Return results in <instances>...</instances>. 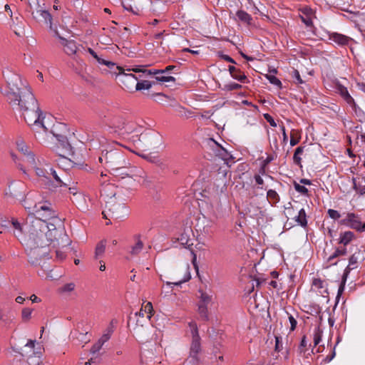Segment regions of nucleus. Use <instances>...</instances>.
<instances>
[{"mask_svg":"<svg viewBox=\"0 0 365 365\" xmlns=\"http://www.w3.org/2000/svg\"><path fill=\"white\" fill-rule=\"evenodd\" d=\"M8 103L13 109L21 113L28 125L39 134L40 140H44V138H41V131L47 133L48 121L51 116L46 115L42 112L31 87L22 81L19 75L13 74L8 81Z\"/></svg>","mask_w":365,"mask_h":365,"instance_id":"f257e3e1","label":"nucleus"},{"mask_svg":"<svg viewBox=\"0 0 365 365\" xmlns=\"http://www.w3.org/2000/svg\"><path fill=\"white\" fill-rule=\"evenodd\" d=\"M31 214L34 218L30 219L27 227L29 231L43 233L46 235L48 239L55 240L57 241V245L62 247L70 245L71 240L66 232L63 222L49 202L36 204Z\"/></svg>","mask_w":365,"mask_h":365,"instance_id":"f03ea898","label":"nucleus"},{"mask_svg":"<svg viewBox=\"0 0 365 365\" xmlns=\"http://www.w3.org/2000/svg\"><path fill=\"white\" fill-rule=\"evenodd\" d=\"M21 244L25 247L29 262L33 266H40L43 270L48 269V261L50 259L49 245L53 244V247H63L57 245V241L50 240L43 233L27 232V235L21 240Z\"/></svg>","mask_w":365,"mask_h":365,"instance_id":"7ed1b4c3","label":"nucleus"},{"mask_svg":"<svg viewBox=\"0 0 365 365\" xmlns=\"http://www.w3.org/2000/svg\"><path fill=\"white\" fill-rule=\"evenodd\" d=\"M48 130L47 133L41 131L46 137L52 135L53 138L58 141V145L56 149V153L63 158L68 156H73L74 150L71 143L68 142L67 133H68L67 126L64 123H56L51 127L48 123Z\"/></svg>","mask_w":365,"mask_h":365,"instance_id":"20e7f679","label":"nucleus"},{"mask_svg":"<svg viewBox=\"0 0 365 365\" xmlns=\"http://www.w3.org/2000/svg\"><path fill=\"white\" fill-rule=\"evenodd\" d=\"M98 160L101 164L104 163L115 175H129L125 170L128 169L130 163L125 153L120 149L115 148L103 153Z\"/></svg>","mask_w":365,"mask_h":365,"instance_id":"39448f33","label":"nucleus"},{"mask_svg":"<svg viewBox=\"0 0 365 365\" xmlns=\"http://www.w3.org/2000/svg\"><path fill=\"white\" fill-rule=\"evenodd\" d=\"M103 217L108 220L106 225L111 224L110 219L121 220L129 215L128 207L123 202L115 201V195L106 202V210L102 212Z\"/></svg>","mask_w":365,"mask_h":365,"instance_id":"423d86ee","label":"nucleus"},{"mask_svg":"<svg viewBox=\"0 0 365 365\" xmlns=\"http://www.w3.org/2000/svg\"><path fill=\"white\" fill-rule=\"evenodd\" d=\"M199 207L202 216L219 218L222 216V205L217 195L201 200Z\"/></svg>","mask_w":365,"mask_h":365,"instance_id":"0eeeda50","label":"nucleus"},{"mask_svg":"<svg viewBox=\"0 0 365 365\" xmlns=\"http://www.w3.org/2000/svg\"><path fill=\"white\" fill-rule=\"evenodd\" d=\"M49 171L50 178L46 180V189L55 191L57 188L70 186L71 180L63 171L57 173L53 168H49Z\"/></svg>","mask_w":365,"mask_h":365,"instance_id":"6e6552de","label":"nucleus"},{"mask_svg":"<svg viewBox=\"0 0 365 365\" xmlns=\"http://www.w3.org/2000/svg\"><path fill=\"white\" fill-rule=\"evenodd\" d=\"M69 339L74 344H82L83 346L91 341L89 329L84 327V322H81L77 324L76 328L71 331Z\"/></svg>","mask_w":365,"mask_h":365,"instance_id":"1a4fd4ad","label":"nucleus"},{"mask_svg":"<svg viewBox=\"0 0 365 365\" xmlns=\"http://www.w3.org/2000/svg\"><path fill=\"white\" fill-rule=\"evenodd\" d=\"M200 351L201 344L200 335L192 336L190 354L185 361V365H197L200 361L198 354Z\"/></svg>","mask_w":365,"mask_h":365,"instance_id":"9d476101","label":"nucleus"},{"mask_svg":"<svg viewBox=\"0 0 365 365\" xmlns=\"http://www.w3.org/2000/svg\"><path fill=\"white\" fill-rule=\"evenodd\" d=\"M118 76L120 81L125 86L127 90L133 91L135 89V84L138 80L135 74L130 73H125V69L122 67L117 66Z\"/></svg>","mask_w":365,"mask_h":365,"instance_id":"9b49d317","label":"nucleus"},{"mask_svg":"<svg viewBox=\"0 0 365 365\" xmlns=\"http://www.w3.org/2000/svg\"><path fill=\"white\" fill-rule=\"evenodd\" d=\"M340 223L359 232L365 231V222L362 223L359 215L353 212L347 213L346 217L341 220Z\"/></svg>","mask_w":365,"mask_h":365,"instance_id":"f8f14e48","label":"nucleus"},{"mask_svg":"<svg viewBox=\"0 0 365 365\" xmlns=\"http://www.w3.org/2000/svg\"><path fill=\"white\" fill-rule=\"evenodd\" d=\"M218 218L212 217L202 216L198 220L197 227L199 230L205 235H211L214 232L215 226L216 225Z\"/></svg>","mask_w":365,"mask_h":365,"instance_id":"ddd939ff","label":"nucleus"},{"mask_svg":"<svg viewBox=\"0 0 365 365\" xmlns=\"http://www.w3.org/2000/svg\"><path fill=\"white\" fill-rule=\"evenodd\" d=\"M31 15L38 22L43 23L50 29L52 28V16L47 10L38 8L31 11Z\"/></svg>","mask_w":365,"mask_h":365,"instance_id":"4468645a","label":"nucleus"},{"mask_svg":"<svg viewBox=\"0 0 365 365\" xmlns=\"http://www.w3.org/2000/svg\"><path fill=\"white\" fill-rule=\"evenodd\" d=\"M329 39L336 45L341 46L349 45L351 41H354L351 38L336 32L329 34Z\"/></svg>","mask_w":365,"mask_h":365,"instance_id":"2eb2a0df","label":"nucleus"},{"mask_svg":"<svg viewBox=\"0 0 365 365\" xmlns=\"http://www.w3.org/2000/svg\"><path fill=\"white\" fill-rule=\"evenodd\" d=\"M133 176L134 180L143 186L145 187H150L151 186L152 180L148 176L147 173L144 170L141 169L138 170Z\"/></svg>","mask_w":365,"mask_h":365,"instance_id":"dca6fc26","label":"nucleus"},{"mask_svg":"<svg viewBox=\"0 0 365 365\" xmlns=\"http://www.w3.org/2000/svg\"><path fill=\"white\" fill-rule=\"evenodd\" d=\"M49 168H52L48 164H46L43 167H35L34 168L35 170L36 174L38 177L41 178V181L42 185L46 188V180H48L50 178V171Z\"/></svg>","mask_w":365,"mask_h":365,"instance_id":"f3484780","label":"nucleus"},{"mask_svg":"<svg viewBox=\"0 0 365 365\" xmlns=\"http://www.w3.org/2000/svg\"><path fill=\"white\" fill-rule=\"evenodd\" d=\"M336 92L349 105H350L353 108L356 107V104L354 101V99L351 96L347 88L345 86L340 84L338 85L336 87Z\"/></svg>","mask_w":365,"mask_h":365,"instance_id":"a211bd4d","label":"nucleus"},{"mask_svg":"<svg viewBox=\"0 0 365 365\" xmlns=\"http://www.w3.org/2000/svg\"><path fill=\"white\" fill-rule=\"evenodd\" d=\"M192 232V231L190 228L185 230L178 238L180 244L185 247H191L193 245L192 238L191 237Z\"/></svg>","mask_w":365,"mask_h":365,"instance_id":"6ab92c4d","label":"nucleus"},{"mask_svg":"<svg viewBox=\"0 0 365 365\" xmlns=\"http://www.w3.org/2000/svg\"><path fill=\"white\" fill-rule=\"evenodd\" d=\"M11 224L14 228V235L15 237L19 238L20 240L23 239L24 237H23L24 230H26V232H28L27 227L28 225L29 224V222H27V225L25 228L21 225V224L15 218H12L11 221ZM27 233L26 234V235Z\"/></svg>","mask_w":365,"mask_h":365,"instance_id":"aec40b11","label":"nucleus"},{"mask_svg":"<svg viewBox=\"0 0 365 365\" xmlns=\"http://www.w3.org/2000/svg\"><path fill=\"white\" fill-rule=\"evenodd\" d=\"M360 255V252L354 253L349 259V264L347 267L345 268L343 274L345 275V277H348L350 272L358 267V259L359 255Z\"/></svg>","mask_w":365,"mask_h":365,"instance_id":"412c9836","label":"nucleus"},{"mask_svg":"<svg viewBox=\"0 0 365 365\" xmlns=\"http://www.w3.org/2000/svg\"><path fill=\"white\" fill-rule=\"evenodd\" d=\"M140 138L144 141L148 142L151 146H155L161 141V137L154 132L141 134Z\"/></svg>","mask_w":365,"mask_h":365,"instance_id":"4be33fe9","label":"nucleus"},{"mask_svg":"<svg viewBox=\"0 0 365 365\" xmlns=\"http://www.w3.org/2000/svg\"><path fill=\"white\" fill-rule=\"evenodd\" d=\"M62 44L64 47V51L68 56H72L76 53L78 47L76 43L74 41L67 40L62 38Z\"/></svg>","mask_w":365,"mask_h":365,"instance_id":"5701e85b","label":"nucleus"},{"mask_svg":"<svg viewBox=\"0 0 365 365\" xmlns=\"http://www.w3.org/2000/svg\"><path fill=\"white\" fill-rule=\"evenodd\" d=\"M190 279H191V274H190V267H189V265H187L186 267L185 273V275H184V277L182 279H181L178 282H165L166 285L168 286L169 288L170 289V290L165 291L166 294H169L171 293L173 286H180L182 283L188 282Z\"/></svg>","mask_w":365,"mask_h":365,"instance_id":"b1692460","label":"nucleus"},{"mask_svg":"<svg viewBox=\"0 0 365 365\" xmlns=\"http://www.w3.org/2000/svg\"><path fill=\"white\" fill-rule=\"evenodd\" d=\"M228 71H230L231 76L238 81L244 83L247 78L245 73H242L240 69L235 68L234 66H229Z\"/></svg>","mask_w":365,"mask_h":365,"instance_id":"393cba45","label":"nucleus"},{"mask_svg":"<svg viewBox=\"0 0 365 365\" xmlns=\"http://www.w3.org/2000/svg\"><path fill=\"white\" fill-rule=\"evenodd\" d=\"M88 51L97 61V62L99 64L105 65V66H108L109 68H112L115 66V63L113 62L110 61H106V60H104L102 58H101L98 55V53L92 48H88Z\"/></svg>","mask_w":365,"mask_h":365,"instance_id":"a878e982","label":"nucleus"},{"mask_svg":"<svg viewBox=\"0 0 365 365\" xmlns=\"http://www.w3.org/2000/svg\"><path fill=\"white\" fill-rule=\"evenodd\" d=\"M236 18L238 21L246 24L247 25H250L252 21L251 15L244 10H238L236 12Z\"/></svg>","mask_w":365,"mask_h":365,"instance_id":"bb28decb","label":"nucleus"},{"mask_svg":"<svg viewBox=\"0 0 365 365\" xmlns=\"http://www.w3.org/2000/svg\"><path fill=\"white\" fill-rule=\"evenodd\" d=\"M303 14L301 16V19L302 22L307 26L311 27L313 25L312 21V11L310 9H304L303 11Z\"/></svg>","mask_w":365,"mask_h":365,"instance_id":"cd10ccee","label":"nucleus"},{"mask_svg":"<svg viewBox=\"0 0 365 365\" xmlns=\"http://www.w3.org/2000/svg\"><path fill=\"white\" fill-rule=\"evenodd\" d=\"M295 221L297 224L302 227H306L307 225V220L306 212L304 208L299 210L298 215L294 217Z\"/></svg>","mask_w":365,"mask_h":365,"instance_id":"c85d7f7f","label":"nucleus"},{"mask_svg":"<svg viewBox=\"0 0 365 365\" xmlns=\"http://www.w3.org/2000/svg\"><path fill=\"white\" fill-rule=\"evenodd\" d=\"M346 255V249L345 247H342V248H336L335 250V251L334 252V253L332 255H331L328 258H327V262H330L331 264L332 265H335L337 264V262H331V261L339 257V256H344V255Z\"/></svg>","mask_w":365,"mask_h":365,"instance_id":"c756f323","label":"nucleus"},{"mask_svg":"<svg viewBox=\"0 0 365 365\" xmlns=\"http://www.w3.org/2000/svg\"><path fill=\"white\" fill-rule=\"evenodd\" d=\"M304 146H299L295 149L294 155H293V163L299 166L302 167V158L301 155L304 153Z\"/></svg>","mask_w":365,"mask_h":365,"instance_id":"7c9ffc66","label":"nucleus"},{"mask_svg":"<svg viewBox=\"0 0 365 365\" xmlns=\"http://www.w3.org/2000/svg\"><path fill=\"white\" fill-rule=\"evenodd\" d=\"M354 236V232L351 231L342 232L340 234L339 243L346 245L353 240Z\"/></svg>","mask_w":365,"mask_h":365,"instance_id":"2f4dec72","label":"nucleus"},{"mask_svg":"<svg viewBox=\"0 0 365 365\" xmlns=\"http://www.w3.org/2000/svg\"><path fill=\"white\" fill-rule=\"evenodd\" d=\"M106 250V242L101 241L97 244L95 250L94 258L96 259H100L103 256Z\"/></svg>","mask_w":365,"mask_h":365,"instance_id":"473e14b6","label":"nucleus"},{"mask_svg":"<svg viewBox=\"0 0 365 365\" xmlns=\"http://www.w3.org/2000/svg\"><path fill=\"white\" fill-rule=\"evenodd\" d=\"M200 294V301L198 304H204L207 306L212 301V296L209 294L208 293L203 292L202 290H199Z\"/></svg>","mask_w":365,"mask_h":365,"instance_id":"72a5a7b5","label":"nucleus"},{"mask_svg":"<svg viewBox=\"0 0 365 365\" xmlns=\"http://www.w3.org/2000/svg\"><path fill=\"white\" fill-rule=\"evenodd\" d=\"M23 161L25 162L29 166H30L33 169L35 168V167H36L35 155L32 152L25 155Z\"/></svg>","mask_w":365,"mask_h":365,"instance_id":"f704fd0d","label":"nucleus"},{"mask_svg":"<svg viewBox=\"0 0 365 365\" xmlns=\"http://www.w3.org/2000/svg\"><path fill=\"white\" fill-rule=\"evenodd\" d=\"M323 331L319 327H315L313 331V341L314 346L318 345L322 341Z\"/></svg>","mask_w":365,"mask_h":365,"instance_id":"c9c22d12","label":"nucleus"},{"mask_svg":"<svg viewBox=\"0 0 365 365\" xmlns=\"http://www.w3.org/2000/svg\"><path fill=\"white\" fill-rule=\"evenodd\" d=\"M153 83L149 81H137L135 91L149 90L153 86Z\"/></svg>","mask_w":365,"mask_h":365,"instance_id":"e433bc0d","label":"nucleus"},{"mask_svg":"<svg viewBox=\"0 0 365 365\" xmlns=\"http://www.w3.org/2000/svg\"><path fill=\"white\" fill-rule=\"evenodd\" d=\"M197 311L200 316V317L204 319L205 321L209 320V316H208V308L207 306L204 304H198L197 305Z\"/></svg>","mask_w":365,"mask_h":365,"instance_id":"4c0bfd02","label":"nucleus"},{"mask_svg":"<svg viewBox=\"0 0 365 365\" xmlns=\"http://www.w3.org/2000/svg\"><path fill=\"white\" fill-rule=\"evenodd\" d=\"M293 82L297 85H305V81L302 78L298 70L293 69L292 72Z\"/></svg>","mask_w":365,"mask_h":365,"instance_id":"58836bf2","label":"nucleus"},{"mask_svg":"<svg viewBox=\"0 0 365 365\" xmlns=\"http://www.w3.org/2000/svg\"><path fill=\"white\" fill-rule=\"evenodd\" d=\"M155 79L157 81L161 82V83H168V82H175V78L168 75V73L165 74H160L159 76H155Z\"/></svg>","mask_w":365,"mask_h":365,"instance_id":"ea45409f","label":"nucleus"},{"mask_svg":"<svg viewBox=\"0 0 365 365\" xmlns=\"http://www.w3.org/2000/svg\"><path fill=\"white\" fill-rule=\"evenodd\" d=\"M346 279H347V277H345V275L343 274L342 279L340 282V284H339V287L338 289V292H337V295L336 297V304L339 302L340 297L344 291Z\"/></svg>","mask_w":365,"mask_h":365,"instance_id":"a19ab883","label":"nucleus"},{"mask_svg":"<svg viewBox=\"0 0 365 365\" xmlns=\"http://www.w3.org/2000/svg\"><path fill=\"white\" fill-rule=\"evenodd\" d=\"M267 197L273 203H276L279 200V197L277 192L274 190H269L267 192Z\"/></svg>","mask_w":365,"mask_h":365,"instance_id":"79ce46f5","label":"nucleus"},{"mask_svg":"<svg viewBox=\"0 0 365 365\" xmlns=\"http://www.w3.org/2000/svg\"><path fill=\"white\" fill-rule=\"evenodd\" d=\"M143 247V243L140 240H138L136 244L132 247L130 253L132 255H138L140 253Z\"/></svg>","mask_w":365,"mask_h":365,"instance_id":"37998d69","label":"nucleus"},{"mask_svg":"<svg viewBox=\"0 0 365 365\" xmlns=\"http://www.w3.org/2000/svg\"><path fill=\"white\" fill-rule=\"evenodd\" d=\"M242 88V86L235 82H230L224 85L223 90L226 91H230L233 90H238Z\"/></svg>","mask_w":365,"mask_h":365,"instance_id":"c03bdc74","label":"nucleus"},{"mask_svg":"<svg viewBox=\"0 0 365 365\" xmlns=\"http://www.w3.org/2000/svg\"><path fill=\"white\" fill-rule=\"evenodd\" d=\"M33 309L26 307L22 309L21 317L24 322L29 321L31 317Z\"/></svg>","mask_w":365,"mask_h":365,"instance_id":"a18cd8bd","label":"nucleus"},{"mask_svg":"<svg viewBox=\"0 0 365 365\" xmlns=\"http://www.w3.org/2000/svg\"><path fill=\"white\" fill-rule=\"evenodd\" d=\"M17 148L21 153L24 154V155L31 152L29 150L27 145L23 141L17 143Z\"/></svg>","mask_w":365,"mask_h":365,"instance_id":"49530a36","label":"nucleus"},{"mask_svg":"<svg viewBox=\"0 0 365 365\" xmlns=\"http://www.w3.org/2000/svg\"><path fill=\"white\" fill-rule=\"evenodd\" d=\"M294 187L295 190L297 191L298 192L304 195H308V189L304 185H302L297 182H294Z\"/></svg>","mask_w":365,"mask_h":365,"instance_id":"de8ad7c7","label":"nucleus"},{"mask_svg":"<svg viewBox=\"0 0 365 365\" xmlns=\"http://www.w3.org/2000/svg\"><path fill=\"white\" fill-rule=\"evenodd\" d=\"M113 332V327H108L106 330V332L101 336L100 339L101 341H103L104 343H106V341H108L110 339Z\"/></svg>","mask_w":365,"mask_h":365,"instance_id":"09e8293b","label":"nucleus"},{"mask_svg":"<svg viewBox=\"0 0 365 365\" xmlns=\"http://www.w3.org/2000/svg\"><path fill=\"white\" fill-rule=\"evenodd\" d=\"M110 123L113 125L117 127L119 129H125L126 132L131 133L133 132V129L128 126V125H125L124 122L122 123L117 124L114 120H112Z\"/></svg>","mask_w":365,"mask_h":365,"instance_id":"8fccbe9b","label":"nucleus"},{"mask_svg":"<svg viewBox=\"0 0 365 365\" xmlns=\"http://www.w3.org/2000/svg\"><path fill=\"white\" fill-rule=\"evenodd\" d=\"M104 344L105 343L99 339L98 340V341L95 344L93 345V346L91 349V354H95L97 352H98Z\"/></svg>","mask_w":365,"mask_h":365,"instance_id":"3c124183","label":"nucleus"},{"mask_svg":"<svg viewBox=\"0 0 365 365\" xmlns=\"http://www.w3.org/2000/svg\"><path fill=\"white\" fill-rule=\"evenodd\" d=\"M267 78L269 81L270 83H272L279 88L282 87V82L276 76H272V75H267Z\"/></svg>","mask_w":365,"mask_h":365,"instance_id":"603ef678","label":"nucleus"},{"mask_svg":"<svg viewBox=\"0 0 365 365\" xmlns=\"http://www.w3.org/2000/svg\"><path fill=\"white\" fill-rule=\"evenodd\" d=\"M188 326L190 329L192 336H199L197 325L195 322L191 321L188 323Z\"/></svg>","mask_w":365,"mask_h":365,"instance_id":"864d4df0","label":"nucleus"},{"mask_svg":"<svg viewBox=\"0 0 365 365\" xmlns=\"http://www.w3.org/2000/svg\"><path fill=\"white\" fill-rule=\"evenodd\" d=\"M327 213L329 217L334 220H339L341 217V214L336 210L329 209Z\"/></svg>","mask_w":365,"mask_h":365,"instance_id":"5fc2aeb1","label":"nucleus"},{"mask_svg":"<svg viewBox=\"0 0 365 365\" xmlns=\"http://www.w3.org/2000/svg\"><path fill=\"white\" fill-rule=\"evenodd\" d=\"M75 287H76L75 284L73 283V282H71V283H68V284H64L61 288V291L62 292H71L74 290Z\"/></svg>","mask_w":365,"mask_h":365,"instance_id":"6e6d98bb","label":"nucleus"},{"mask_svg":"<svg viewBox=\"0 0 365 365\" xmlns=\"http://www.w3.org/2000/svg\"><path fill=\"white\" fill-rule=\"evenodd\" d=\"M153 96L156 97L155 101L158 103L164 104V103L166 101V99L168 98V96L161 93H158L153 95Z\"/></svg>","mask_w":365,"mask_h":365,"instance_id":"4d7b16f0","label":"nucleus"},{"mask_svg":"<svg viewBox=\"0 0 365 365\" xmlns=\"http://www.w3.org/2000/svg\"><path fill=\"white\" fill-rule=\"evenodd\" d=\"M145 68H144V66H141V65H138V66H135L132 68H127L125 71H133V72H135V73H144V71H145Z\"/></svg>","mask_w":365,"mask_h":365,"instance_id":"13d9d810","label":"nucleus"},{"mask_svg":"<svg viewBox=\"0 0 365 365\" xmlns=\"http://www.w3.org/2000/svg\"><path fill=\"white\" fill-rule=\"evenodd\" d=\"M274 338H275L274 349L276 351H280L283 348L282 342L281 340L282 339L280 336H275Z\"/></svg>","mask_w":365,"mask_h":365,"instance_id":"bf43d9fd","label":"nucleus"},{"mask_svg":"<svg viewBox=\"0 0 365 365\" xmlns=\"http://www.w3.org/2000/svg\"><path fill=\"white\" fill-rule=\"evenodd\" d=\"M163 72L164 71H162V69L161 70H158V69H150V70H145L144 71V74L145 75H155V76H159L160 74H163Z\"/></svg>","mask_w":365,"mask_h":365,"instance_id":"052dcab7","label":"nucleus"},{"mask_svg":"<svg viewBox=\"0 0 365 365\" xmlns=\"http://www.w3.org/2000/svg\"><path fill=\"white\" fill-rule=\"evenodd\" d=\"M264 119L269 123V125L272 127H277V123L274 119L269 114L264 113L263 115Z\"/></svg>","mask_w":365,"mask_h":365,"instance_id":"680f3d73","label":"nucleus"},{"mask_svg":"<svg viewBox=\"0 0 365 365\" xmlns=\"http://www.w3.org/2000/svg\"><path fill=\"white\" fill-rule=\"evenodd\" d=\"M288 319H289V322L290 323V330L294 331L297 324V320L292 314L289 315Z\"/></svg>","mask_w":365,"mask_h":365,"instance_id":"e2e57ef3","label":"nucleus"},{"mask_svg":"<svg viewBox=\"0 0 365 365\" xmlns=\"http://www.w3.org/2000/svg\"><path fill=\"white\" fill-rule=\"evenodd\" d=\"M153 305L151 302H148L146 305L145 306V312L150 314V315L148 316V318L150 319L152 317V312H153Z\"/></svg>","mask_w":365,"mask_h":365,"instance_id":"0e129e2a","label":"nucleus"},{"mask_svg":"<svg viewBox=\"0 0 365 365\" xmlns=\"http://www.w3.org/2000/svg\"><path fill=\"white\" fill-rule=\"evenodd\" d=\"M303 93L308 95L311 92L309 86L305 82V85H299Z\"/></svg>","mask_w":365,"mask_h":365,"instance_id":"69168bd1","label":"nucleus"},{"mask_svg":"<svg viewBox=\"0 0 365 365\" xmlns=\"http://www.w3.org/2000/svg\"><path fill=\"white\" fill-rule=\"evenodd\" d=\"M313 285L318 289H322L324 287V281L320 279H314L313 281Z\"/></svg>","mask_w":365,"mask_h":365,"instance_id":"338daca9","label":"nucleus"},{"mask_svg":"<svg viewBox=\"0 0 365 365\" xmlns=\"http://www.w3.org/2000/svg\"><path fill=\"white\" fill-rule=\"evenodd\" d=\"M277 158L276 153H274L272 154L268 155L266 159L264 160V164H269L272 161H273Z\"/></svg>","mask_w":365,"mask_h":365,"instance_id":"774afa93","label":"nucleus"}]
</instances>
